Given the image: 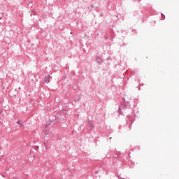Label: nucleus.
Masks as SVG:
<instances>
[{"label": "nucleus", "mask_w": 179, "mask_h": 179, "mask_svg": "<svg viewBox=\"0 0 179 179\" xmlns=\"http://www.w3.org/2000/svg\"><path fill=\"white\" fill-rule=\"evenodd\" d=\"M45 82L46 83H50V76H47L45 77Z\"/></svg>", "instance_id": "nucleus-1"}, {"label": "nucleus", "mask_w": 179, "mask_h": 179, "mask_svg": "<svg viewBox=\"0 0 179 179\" xmlns=\"http://www.w3.org/2000/svg\"><path fill=\"white\" fill-rule=\"evenodd\" d=\"M17 124H19V125H20V127H23V124L22 123V122L18 121Z\"/></svg>", "instance_id": "nucleus-2"}, {"label": "nucleus", "mask_w": 179, "mask_h": 179, "mask_svg": "<svg viewBox=\"0 0 179 179\" xmlns=\"http://www.w3.org/2000/svg\"><path fill=\"white\" fill-rule=\"evenodd\" d=\"M120 179H124V178H120Z\"/></svg>", "instance_id": "nucleus-3"}]
</instances>
